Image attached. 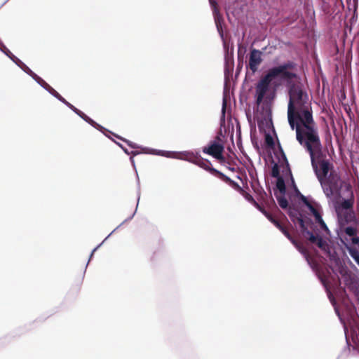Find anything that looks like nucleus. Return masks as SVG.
<instances>
[{
	"instance_id": "obj_1",
	"label": "nucleus",
	"mask_w": 359,
	"mask_h": 359,
	"mask_svg": "<svg viewBox=\"0 0 359 359\" xmlns=\"http://www.w3.org/2000/svg\"><path fill=\"white\" fill-rule=\"evenodd\" d=\"M287 86L289 93L287 118L291 129L296 130L297 139L318 132L309 95L300 80L287 83Z\"/></svg>"
},
{
	"instance_id": "obj_2",
	"label": "nucleus",
	"mask_w": 359,
	"mask_h": 359,
	"mask_svg": "<svg viewBox=\"0 0 359 359\" xmlns=\"http://www.w3.org/2000/svg\"><path fill=\"white\" fill-rule=\"evenodd\" d=\"M297 140L309 152L311 165L318 180L325 179L331 168V164L326 159L325 154L323 153L318 132L309 134L297 139Z\"/></svg>"
},
{
	"instance_id": "obj_3",
	"label": "nucleus",
	"mask_w": 359,
	"mask_h": 359,
	"mask_svg": "<svg viewBox=\"0 0 359 359\" xmlns=\"http://www.w3.org/2000/svg\"><path fill=\"white\" fill-rule=\"evenodd\" d=\"M276 77L268 70V72L257 81L255 85V98L256 104H261L269 107L273 101L276 95V88L278 86Z\"/></svg>"
},
{
	"instance_id": "obj_4",
	"label": "nucleus",
	"mask_w": 359,
	"mask_h": 359,
	"mask_svg": "<svg viewBox=\"0 0 359 359\" xmlns=\"http://www.w3.org/2000/svg\"><path fill=\"white\" fill-rule=\"evenodd\" d=\"M295 64L293 62H287L278 66L270 68L269 70L276 78L280 77L281 80L285 81L287 83L300 80L297 74L289 72L288 69L294 68Z\"/></svg>"
},
{
	"instance_id": "obj_5",
	"label": "nucleus",
	"mask_w": 359,
	"mask_h": 359,
	"mask_svg": "<svg viewBox=\"0 0 359 359\" xmlns=\"http://www.w3.org/2000/svg\"><path fill=\"white\" fill-rule=\"evenodd\" d=\"M47 91L51 94L53 96H54L55 98H57L58 100L64 103L67 107H68L70 109H72L74 113H76L78 116H79L82 119H83L85 121H86L88 123L91 125L93 128L97 129L98 130L101 132H104L105 130V128L102 126L101 125L96 123L95 121H93L92 118L88 117L87 115H86L83 112L76 108L74 105H72L71 103L67 102L64 97H62L54 88H53L50 86L47 89Z\"/></svg>"
},
{
	"instance_id": "obj_6",
	"label": "nucleus",
	"mask_w": 359,
	"mask_h": 359,
	"mask_svg": "<svg viewBox=\"0 0 359 359\" xmlns=\"http://www.w3.org/2000/svg\"><path fill=\"white\" fill-rule=\"evenodd\" d=\"M47 91L51 94L53 96H54L55 98H57L58 100L64 103L67 107H68L70 109H72L74 113H76L78 116H79L82 119H83L85 121H86L88 123L91 125L93 128L97 129L98 130L101 132H104L105 130V128L102 126L101 125L96 123L95 121H93L92 118L88 117L87 115H86L83 112L76 108L74 105H72L71 103L67 102L64 97H62L54 88H53L50 86L47 89Z\"/></svg>"
},
{
	"instance_id": "obj_7",
	"label": "nucleus",
	"mask_w": 359,
	"mask_h": 359,
	"mask_svg": "<svg viewBox=\"0 0 359 359\" xmlns=\"http://www.w3.org/2000/svg\"><path fill=\"white\" fill-rule=\"evenodd\" d=\"M289 215L291 218V219L296 222H297L299 224L301 231H302L304 236L311 243H316L318 241V238L319 236H316L311 231L308 230L307 227L305 225L304 220L302 218V216L301 214H299L296 210H290L289 211Z\"/></svg>"
},
{
	"instance_id": "obj_8",
	"label": "nucleus",
	"mask_w": 359,
	"mask_h": 359,
	"mask_svg": "<svg viewBox=\"0 0 359 359\" xmlns=\"http://www.w3.org/2000/svg\"><path fill=\"white\" fill-rule=\"evenodd\" d=\"M195 165L199 166L200 168L204 169L206 171L211 172L212 174L219 175L221 178H222L226 182H234L228 176L225 175L222 172L219 171L218 170H217L212 167H210V166L211 165L210 161L207 159H204V158H201V156L198 158H197V160L195 163Z\"/></svg>"
},
{
	"instance_id": "obj_9",
	"label": "nucleus",
	"mask_w": 359,
	"mask_h": 359,
	"mask_svg": "<svg viewBox=\"0 0 359 359\" xmlns=\"http://www.w3.org/2000/svg\"><path fill=\"white\" fill-rule=\"evenodd\" d=\"M209 3L212 9L214 19H215V25H216L217 31L219 34L220 37L222 38V39L223 41L224 47L225 49H226V43L225 40L224 39V34H223L222 27V18L219 11L217 1V0H209Z\"/></svg>"
},
{
	"instance_id": "obj_10",
	"label": "nucleus",
	"mask_w": 359,
	"mask_h": 359,
	"mask_svg": "<svg viewBox=\"0 0 359 359\" xmlns=\"http://www.w3.org/2000/svg\"><path fill=\"white\" fill-rule=\"evenodd\" d=\"M224 149L223 144L216 141H212L207 147L203 148V152L217 159H220L222 157Z\"/></svg>"
},
{
	"instance_id": "obj_11",
	"label": "nucleus",
	"mask_w": 359,
	"mask_h": 359,
	"mask_svg": "<svg viewBox=\"0 0 359 359\" xmlns=\"http://www.w3.org/2000/svg\"><path fill=\"white\" fill-rule=\"evenodd\" d=\"M262 52L259 50L252 49L251 50L248 65L252 73H255L257 71L259 65L262 63Z\"/></svg>"
},
{
	"instance_id": "obj_12",
	"label": "nucleus",
	"mask_w": 359,
	"mask_h": 359,
	"mask_svg": "<svg viewBox=\"0 0 359 359\" xmlns=\"http://www.w3.org/2000/svg\"><path fill=\"white\" fill-rule=\"evenodd\" d=\"M199 157V151H184L181 152H177L175 156V158L186 161L194 164H195L197 158Z\"/></svg>"
},
{
	"instance_id": "obj_13",
	"label": "nucleus",
	"mask_w": 359,
	"mask_h": 359,
	"mask_svg": "<svg viewBox=\"0 0 359 359\" xmlns=\"http://www.w3.org/2000/svg\"><path fill=\"white\" fill-rule=\"evenodd\" d=\"M280 231L291 241V243L293 245H295L298 250L304 256L306 260L307 261L308 264L311 266V267L313 268V266L310 260V255L307 250L305 249L301 245H299L294 239H293L285 228L283 227Z\"/></svg>"
},
{
	"instance_id": "obj_14",
	"label": "nucleus",
	"mask_w": 359,
	"mask_h": 359,
	"mask_svg": "<svg viewBox=\"0 0 359 359\" xmlns=\"http://www.w3.org/2000/svg\"><path fill=\"white\" fill-rule=\"evenodd\" d=\"M287 171L289 172V174H290V175L291 177V180H292V183L294 184V189H295L296 191L299 194V198H300L301 201L308 208V209L310 210V212L311 213H313L316 210H317L318 209H320V205L318 203H311L305 196H304V195H302V194H301L299 193V190L297 189V187L294 184V180H293V178L292 177L290 170H289L288 168L287 169Z\"/></svg>"
},
{
	"instance_id": "obj_15",
	"label": "nucleus",
	"mask_w": 359,
	"mask_h": 359,
	"mask_svg": "<svg viewBox=\"0 0 359 359\" xmlns=\"http://www.w3.org/2000/svg\"><path fill=\"white\" fill-rule=\"evenodd\" d=\"M318 180L325 196L327 198H331L334 194L333 184L330 181L329 179H320Z\"/></svg>"
},
{
	"instance_id": "obj_16",
	"label": "nucleus",
	"mask_w": 359,
	"mask_h": 359,
	"mask_svg": "<svg viewBox=\"0 0 359 359\" xmlns=\"http://www.w3.org/2000/svg\"><path fill=\"white\" fill-rule=\"evenodd\" d=\"M142 150L146 154H150L153 155L161 156L167 158H175V156L177 152L164 151V150H158L149 148H142Z\"/></svg>"
},
{
	"instance_id": "obj_17",
	"label": "nucleus",
	"mask_w": 359,
	"mask_h": 359,
	"mask_svg": "<svg viewBox=\"0 0 359 359\" xmlns=\"http://www.w3.org/2000/svg\"><path fill=\"white\" fill-rule=\"evenodd\" d=\"M139 201H140V193L138 194L137 203L136 208H135V212H133V214L130 217H129L128 218L126 219H125V220H124V221H123V222L120 225H118V226L115 229H114V230H113V231H111V233H109V235L105 238V239H104V241H103L100 244H99L97 247H95V248L93 250V251L91 252V254H90V258H89V259H90L93 257V255H94L95 252V251H96V250H97V249H98V248H100V247L103 244V243H104V241H106V240H107V238H109V236H111V234H112V233H113L116 230V229H118V228H119V227H120L123 224H124L125 222H127L130 221V219H132L133 218L134 215H135V213H136V211H137V207H138ZM89 262H90V260H88V263H87V264H86V266H88V264Z\"/></svg>"
},
{
	"instance_id": "obj_18",
	"label": "nucleus",
	"mask_w": 359,
	"mask_h": 359,
	"mask_svg": "<svg viewBox=\"0 0 359 359\" xmlns=\"http://www.w3.org/2000/svg\"><path fill=\"white\" fill-rule=\"evenodd\" d=\"M320 209H318L314 212H313L312 215L314 216L316 222L318 224H319L320 228L323 230H324L325 231L329 232V229L327 226V225H326L325 222H324V220L323 219V217H322L321 214L320 212Z\"/></svg>"
},
{
	"instance_id": "obj_19",
	"label": "nucleus",
	"mask_w": 359,
	"mask_h": 359,
	"mask_svg": "<svg viewBox=\"0 0 359 359\" xmlns=\"http://www.w3.org/2000/svg\"><path fill=\"white\" fill-rule=\"evenodd\" d=\"M276 187L281 195H285L286 192V187L285 181L282 177L278 178L276 182Z\"/></svg>"
},
{
	"instance_id": "obj_20",
	"label": "nucleus",
	"mask_w": 359,
	"mask_h": 359,
	"mask_svg": "<svg viewBox=\"0 0 359 359\" xmlns=\"http://www.w3.org/2000/svg\"><path fill=\"white\" fill-rule=\"evenodd\" d=\"M348 252L350 256L354 259L356 264L359 266V251L354 248L347 247Z\"/></svg>"
},
{
	"instance_id": "obj_21",
	"label": "nucleus",
	"mask_w": 359,
	"mask_h": 359,
	"mask_svg": "<svg viewBox=\"0 0 359 359\" xmlns=\"http://www.w3.org/2000/svg\"><path fill=\"white\" fill-rule=\"evenodd\" d=\"M279 206L283 209H286L288 207L287 200L285 198V195L278 196L276 195Z\"/></svg>"
},
{
	"instance_id": "obj_22",
	"label": "nucleus",
	"mask_w": 359,
	"mask_h": 359,
	"mask_svg": "<svg viewBox=\"0 0 359 359\" xmlns=\"http://www.w3.org/2000/svg\"><path fill=\"white\" fill-rule=\"evenodd\" d=\"M317 245L325 252H328L330 250L329 245L326 241L323 239L320 236L318 237L317 242L316 243Z\"/></svg>"
},
{
	"instance_id": "obj_23",
	"label": "nucleus",
	"mask_w": 359,
	"mask_h": 359,
	"mask_svg": "<svg viewBox=\"0 0 359 359\" xmlns=\"http://www.w3.org/2000/svg\"><path fill=\"white\" fill-rule=\"evenodd\" d=\"M323 285H324V287H325V290L327 291V297L330 301V302L332 303V304L335 306V304H336V302H335V299L334 297V296L332 295V292L330 291V290L328 289V287L327 285V283H325V280H324L323 278L320 277V278Z\"/></svg>"
},
{
	"instance_id": "obj_24",
	"label": "nucleus",
	"mask_w": 359,
	"mask_h": 359,
	"mask_svg": "<svg viewBox=\"0 0 359 359\" xmlns=\"http://www.w3.org/2000/svg\"><path fill=\"white\" fill-rule=\"evenodd\" d=\"M233 65V55H229L228 53V50H226V54L225 55V69L226 71L228 69V68H230V69H232Z\"/></svg>"
},
{
	"instance_id": "obj_25",
	"label": "nucleus",
	"mask_w": 359,
	"mask_h": 359,
	"mask_svg": "<svg viewBox=\"0 0 359 359\" xmlns=\"http://www.w3.org/2000/svg\"><path fill=\"white\" fill-rule=\"evenodd\" d=\"M33 79L39 84L43 88H44L46 90L50 87V85H48L43 79H42L40 76H39L37 74L35 75L34 78Z\"/></svg>"
},
{
	"instance_id": "obj_26",
	"label": "nucleus",
	"mask_w": 359,
	"mask_h": 359,
	"mask_svg": "<svg viewBox=\"0 0 359 359\" xmlns=\"http://www.w3.org/2000/svg\"><path fill=\"white\" fill-rule=\"evenodd\" d=\"M353 202L351 199H344L340 204L342 209L348 210L353 207Z\"/></svg>"
},
{
	"instance_id": "obj_27",
	"label": "nucleus",
	"mask_w": 359,
	"mask_h": 359,
	"mask_svg": "<svg viewBox=\"0 0 359 359\" xmlns=\"http://www.w3.org/2000/svg\"><path fill=\"white\" fill-rule=\"evenodd\" d=\"M271 175L273 177H276V179L282 177L280 175V170L278 164L275 163L271 168Z\"/></svg>"
},
{
	"instance_id": "obj_28",
	"label": "nucleus",
	"mask_w": 359,
	"mask_h": 359,
	"mask_svg": "<svg viewBox=\"0 0 359 359\" xmlns=\"http://www.w3.org/2000/svg\"><path fill=\"white\" fill-rule=\"evenodd\" d=\"M23 72L30 76L32 79L34 78L35 74L31 69H29L25 64L20 68Z\"/></svg>"
},
{
	"instance_id": "obj_29",
	"label": "nucleus",
	"mask_w": 359,
	"mask_h": 359,
	"mask_svg": "<svg viewBox=\"0 0 359 359\" xmlns=\"http://www.w3.org/2000/svg\"><path fill=\"white\" fill-rule=\"evenodd\" d=\"M345 233L349 236H353L356 234V229L353 226H347L345 229Z\"/></svg>"
},
{
	"instance_id": "obj_30",
	"label": "nucleus",
	"mask_w": 359,
	"mask_h": 359,
	"mask_svg": "<svg viewBox=\"0 0 359 359\" xmlns=\"http://www.w3.org/2000/svg\"><path fill=\"white\" fill-rule=\"evenodd\" d=\"M265 141H266V144L269 147H273L274 146L273 139V137L269 134L266 135Z\"/></svg>"
},
{
	"instance_id": "obj_31",
	"label": "nucleus",
	"mask_w": 359,
	"mask_h": 359,
	"mask_svg": "<svg viewBox=\"0 0 359 359\" xmlns=\"http://www.w3.org/2000/svg\"><path fill=\"white\" fill-rule=\"evenodd\" d=\"M130 154L133 155V156L130 157V160L131 161L133 166L134 167V168H135V160L133 158V156L140 154V152L137 151H132Z\"/></svg>"
},
{
	"instance_id": "obj_32",
	"label": "nucleus",
	"mask_w": 359,
	"mask_h": 359,
	"mask_svg": "<svg viewBox=\"0 0 359 359\" xmlns=\"http://www.w3.org/2000/svg\"><path fill=\"white\" fill-rule=\"evenodd\" d=\"M226 107V100L225 97H224L223 101H222V117H224V116H225Z\"/></svg>"
},
{
	"instance_id": "obj_33",
	"label": "nucleus",
	"mask_w": 359,
	"mask_h": 359,
	"mask_svg": "<svg viewBox=\"0 0 359 359\" xmlns=\"http://www.w3.org/2000/svg\"><path fill=\"white\" fill-rule=\"evenodd\" d=\"M261 211L262 212V213L266 217V218L272 222V220L273 219H275L271 215H270L269 212H267L266 210H262L260 209Z\"/></svg>"
},
{
	"instance_id": "obj_34",
	"label": "nucleus",
	"mask_w": 359,
	"mask_h": 359,
	"mask_svg": "<svg viewBox=\"0 0 359 359\" xmlns=\"http://www.w3.org/2000/svg\"><path fill=\"white\" fill-rule=\"evenodd\" d=\"M124 141L128 144V145L129 147H130L133 149L140 148V147L135 143H133L129 140H124Z\"/></svg>"
},
{
	"instance_id": "obj_35",
	"label": "nucleus",
	"mask_w": 359,
	"mask_h": 359,
	"mask_svg": "<svg viewBox=\"0 0 359 359\" xmlns=\"http://www.w3.org/2000/svg\"><path fill=\"white\" fill-rule=\"evenodd\" d=\"M272 223L280 230L281 231V229L283 228V226L281 225V224L278 221L276 220V219H273L272 220Z\"/></svg>"
},
{
	"instance_id": "obj_36",
	"label": "nucleus",
	"mask_w": 359,
	"mask_h": 359,
	"mask_svg": "<svg viewBox=\"0 0 359 359\" xmlns=\"http://www.w3.org/2000/svg\"><path fill=\"white\" fill-rule=\"evenodd\" d=\"M272 223L280 230L281 231V229L283 228V226L281 225V224L278 221L276 220V219H273L272 220Z\"/></svg>"
},
{
	"instance_id": "obj_37",
	"label": "nucleus",
	"mask_w": 359,
	"mask_h": 359,
	"mask_svg": "<svg viewBox=\"0 0 359 359\" xmlns=\"http://www.w3.org/2000/svg\"><path fill=\"white\" fill-rule=\"evenodd\" d=\"M272 223L280 230L281 231V229L283 228V226L281 225V224L278 221L276 220V219H273L272 220Z\"/></svg>"
},
{
	"instance_id": "obj_38",
	"label": "nucleus",
	"mask_w": 359,
	"mask_h": 359,
	"mask_svg": "<svg viewBox=\"0 0 359 359\" xmlns=\"http://www.w3.org/2000/svg\"><path fill=\"white\" fill-rule=\"evenodd\" d=\"M15 62H13L16 65H18L20 68L22 67V65H25L23 62H22L19 58L16 57L15 59Z\"/></svg>"
},
{
	"instance_id": "obj_39",
	"label": "nucleus",
	"mask_w": 359,
	"mask_h": 359,
	"mask_svg": "<svg viewBox=\"0 0 359 359\" xmlns=\"http://www.w3.org/2000/svg\"><path fill=\"white\" fill-rule=\"evenodd\" d=\"M117 144L123 150V151L126 154H130V152H129V151L126 148H125L121 144L117 143Z\"/></svg>"
},
{
	"instance_id": "obj_40",
	"label": "nucleus",
	"mask_w": 359,
	"mask_h": 359,
	"mask_svg": "<svg viewBox=\"0 0 359 359\" xmlns=\"http://www.w3.org/2000/svg\"><path fill=\"white\" fill-rule=\"evenodd\" d=\"M351 241L353 244H358L359 243V237L353 236L351 238Z\"/></svg>"
},
{
	"instance_id": "obj_41",
	"label": "nucleus",
	"mask_w": 359,
	"mask_h": 359,
	"mask_svg": "<svg viewBox=\"0 0 359 359\" xmlns=\"http://www.w3.org/2000/svg\"><path fill=\"white\" fill-rule=\"evenodd\" d=\"M8 57L13 61V62H15V59L17 57L16 56H15L13 53H11V55H10L8 56Z\"/></svg>"
},
{
	"instance_id": "obj_42",
	"label": "nucleus",
	"mask_w": 359,
	"mask_h": 359,
	"mask_svg": "<svg viewBox=\"0 0 359 359\" xmlns=\"http://www.w3.org/2000/svg\"><path fill=\"white\" fill-rule=\"evenodd\" d=\"M8 57L13 61V62H15V59L17 57L16 56H15L13 53H11V55H10L8 56Z\"/></svg>"
},
{
	"instance_id": "obj_43",
	"label": "nucleus",
	"mask_w": 359,
	"mask_h": 359,
	"mask_svg": "<svg viewBox=\"0 0 359 359\" xmlns=\"http://www.w3.org/2000/svg\"><path fill=\"white\" fill-rule=\"evenodd\" d=\"M354 5H356L358 4V0H352Z\"/></svg>"
},
{
	"instance_id": "obj_44",
	"label": "nucleus",
	"mask_w": 359,
	"mask_h": 359,
	"mask_svg": "<svg viewBox=\"0 0 359 359\" xmlns=\"http://www.w3.org/2000/svg\"><path fill=\"white\" fill-rule=\"evenodd\" d=\"M334 309H335V311H336V313H337V315H338V316H339V312H338L337 309L336 307H334Z\"/></svg>"
},
{
	"instance_id": "obj_45",
	"label": "nucleus",
	"mask_w": 359,
	"mask_h": 359,
	"mask_svg": "<svg viewBox=\"0 0 359 359\" xmlns=\"http://www.w3.org/2000/svg\"><path fill=\"white\" fill-rule=\"evenodd\" d=\"M352 0H346L347 4H350Z\"/></svg>"
}]
</instances>
